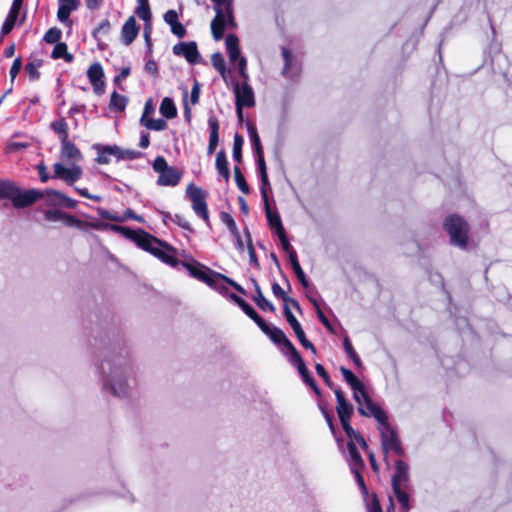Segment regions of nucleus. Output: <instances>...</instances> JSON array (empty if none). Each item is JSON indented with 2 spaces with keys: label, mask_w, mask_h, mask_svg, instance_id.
<instances>
[{
  "label": "nucleus",
  "mask_w": 512,
  "mask_h": 512,
  "mask_svg": "<svg viewBox=\"0 0 512 512\" xmlns=\"http://www.w3.org/2000/svg\"><path fill=\"white\" fill-rule=\"evenodd\" d=\"M279 236V239H280V242H281V246L283 248V250L288 254V256L290 255V253L292 252H296L294 250V248L291 246L286 234H285V230L278 233L277 234Z\"/></svg>",
  "instance_id": "obj_55"
},
{
  "label": "nucleus",
  "mask_w": 512,
  "mask_h": 512,
  "mask_svg": "<svg viewBox=\"0 0 512 512\" xmlns=\"http://www.w3.org/2000/svg\"><path fill=\"white\" fill-rule=\"evenodd\" d=\"M221 221L227 226L233 236H238V228L233 217L227 213L222 212L220 214Z\"/></svg>",
  "instance_id": "obj_49"
},
{
  "label": "nucleus",
  "mask_w": 512,
  "mask_h": 512,
  "mask_svg": "<svg viewBox=\"0 0 512 512\" xmlns=\"http://www.w3.org/2000/svg\"><path fill=\"white\" fill-rule=\"evenodd\" d=\"M315 369H316L317 374L325 381V383L328 386H331L332 385L331 379H330L328 373L326 372L324 366L322 364H316Z\"/></svg>",
  "instance_id": "obj_59"
},
{
  "label": "nucleus",
  "mask_w": 512,
  "mask_h": 512,
  "mask_svg": "<svg viewBox=\"0 0 512 512\" xmlns=\"http://www.w3.org/2000/svg\"><path fill=\"white\" fill-rule=\"evenodd\" d=\"M233 171H234V178H235L238 188L241 190L242 193L248 194L249 186H248L240 168L238 166H235Z\"/></svg>",
  "instance_id": "obj_46"
},
{
  "label": "nucleus",
  "mask_w": 512,
  "mask_h": 512,
  "mask_svg": "<svg viewBox=\"0 0 512 512\" xmlns=\"http://www.w3.org/2000/svg\"><path fill=\"white\" fill-rule=\"evenodd\" d=\"M282 56L284 58L283 74L285 75L288 72V70L290 69L292 55H291V52L289 51V49L283 47L282 48Z\"/></svg>",
  "instance_id": "obj_57"
},
{
  "label": "nucleus",
  "mask_w": 512,
  "mask_h": 512,
  "mask_svg": "<svg viewBox=\"0 0 512 512\" xmlns=\"http://www.w3.org/2000/svg\"><path fill=\"white\" fill-rule=\"evenodd\" d=\"M368 512H382L380 503L376 497H373V499L368 507Z\"/></svg>",
  "instance_id": "obj_64"
},
{
  "label": "nucleus",
  "mask_w": 512,
  "mask_h": 512,
  "mask_svg": "<svg viewBox=\"0 0 512 512\" xmlns=\"http://www.w3.org/2000/svg\"><path fill=\"white\" fill-rule=\"evenodd\" d=\"M127 105V98L114 91L110 97V108L113 110L123 111Z\"/></svg>",
  "instance_id": "obj_40"
},
{
  "label": "nucleus",
  "mask_w": 512,
  "mask_h": 512,
  "mask_svg": "<svg viewBox=\"0 0 512 512\" xmlns=\"http://www.w3.org/2000/svg\"><path fill=\"white\" fill-rule=\"evenodd\" d=\"M104 76L103 68L100 63L96 62L93 63L88 71H87V77L89 81L91 82L94 91L97 94H101L103 92L104 82L102 81V78Z\"/></svg>",
  "instance_id": "obj_18"
},
{
  "label": "nucleus",
  "mask_w": 512,
  "mask_h": 512,
  "mask_svg": "<svg viewBox=\"0 0 512 512\" xmlns=\"http://www.w3.org/2000/svg\"><path fill=\"white\" fill-rule=\"evenodd\" d=\"M164 21L170 26L171 32L179 38L186 35L185 27L178 21V14L175 10H168L164 14Z\"/></svg>",
  "instance_id": "obj_23"
},
{
  "label": "nucleus",
  "mask_w": 512,
  "mask_h": 512,
  "mask_svg": "<svg viewBox=\"0 0 512 512\" xmlns=\"http://www.w3.org/2000/svg\"><path fill=\"white\" fill-rule=\"evenodd\" d=\"M245 235L247 236V249H248V254H249L250 262L253 265L258 266L259 264H258L256 252H255V249L253 247L251 235H250V232H249L248 229H245Z\"/></svg>",
  "instance_id": "obj_52"
},
{
  "label": "nucleus",
  "mask_w": 512,
  "mask_h": 512,
  "mask_svg": "<svg viewBox=\"0 0 512 512\" xmlns=\"http://www.w3.org/2000/svg\"><path fill=\"white\" fill-rule=\"evenodd\" d=\"M98 373L104 392L121 400L133 396L138 385L137 368L127 349L109 351L101 360Z\"/></svg>",
  "instance_id": "obj_1"
},
{
  "label": "nucleus",
  "mask_w": 512,
  "mask_h": 512,
  "mask_svg": "<svg viewBox=\"0 0 512 512\" xmlns=\"http://www.w3.org/2000/svg\"><path fill=\"white\" fill-rule=\"evenodd\" d=\"M272 291L276 297L281 298L286 303L285 305L291 304L297 310L300 309L299 303L295 299L287 297L286 293L278 283L272 284Z\"/></svg>",
  "instance_id": "obj_38"
},
{
  "label": "nucleus",
  "mask_w": 512,
  "mask_h": 512,
  "mask_svg": "<svg viewBox=\"0 0 512 512\" xmlns=\"http://www.w3.org/2000/svg\"><path fill=\"white\" fill-rule=\"evenodd\" d=\"M46 201L51 205H62L63 199H65V195L59 191L48 189L45 192H42Z\"/></svg>",
  "instance_id": "obj_37"
},
{
  "label": "nucleus",
  "mask_w": 512,
  "mask_h": 512,
  "mask_svg": "<svg viewBox=\"0 0 512 512\" xmlns=\"http://www.w3.org/2000/svg\"><path fill=\"white\" fill-rule=\"evenodd\" d=\"M444 228L454 246L466 249L468 245V223L458 215H450L444 221Z\"/></svg>",
  "instance_id": "obj_5"
},
{
  "label": "nucleus",
  "mask_w": 512,
  "mask_h": 512,
  "mask_svg": "<svg viewBox=\"0 0 512 512\" xmlns=\"http://www.w3.org/2000/svg\"><path fill=\"white\" fill-rule=\"evenodd\" d=\"M409 470L410 467L406 462L402 460H397L395 462L394 474L391 478L392 489L402 488L409 482Z\"/></svg>",
  "instance_id": "obj_16"
},
{
  "label": "nucleus",
  "mask_w": 512,
  "mask_h": 512,
  "mask_svg": "<svg viewBox=\"0 0 512 512\" xmlns=\"http://www.w3.org/2000/svg\"><path fill=\"white\" fill-rule=\"evenodd\" d=\"M111 156H115L116 158L117 156H123L121 149L118 146L101 147L96 160L99 164H108Z\"/></svg>",
  "instance_id": "obj_29"
},
{
  "label": "nucleus",
  "mask_w": 512,
  "mask_h": 512,
  "mask_svg": "<svg viewBox=\"0 0 512 512\" xmlns=\"http://www.w3.org/2000/svg\"><path fill=\"white\" fill-rule=\"evenodd\" d=\"M23 0H13L10 11L2 25L1 32L3 35L8 34L14 27L19 11L22 7Z\"/></svg>",
  "instance_id": "obj_22"
},
{
  "label": "nucleus",
  "mask_w": 512,
  "mask_h": 512,
  "mask_svg": "<svg viewBox=\"0 0 512 512\" xmlns=\"http://www.w3.org/2000/svg\"><path fill=\"white\" fill-rule=\"evenodd\" d=\"M226 50L228 52L230 61L235 62L240 56L239 39L234 34H228L225 39Z\"/></svg>",
  "instance_id": "obj_28"
},
{
  "label": "nucleus",
  "mask_w": 512,
  "mask_h": 512,
  "mask_svg": "<svg viewBox=\"0 0 512 512\" xmlns=\"http://www.w3.org/2000/svg\"><path fill=\"white\" fill-rule=\"evenodd\" d=\"M186 194L192 202V208L194 212L207 222L209 215L205 201L206 195L204 191L195 184L190 183L186 188Z\"/></svg>",
  "instance_id": "obj_9"
},
{
  "label": "nucleus",
  "mask_w": 512,
  "mask_h": 512,
  "mask_svg": "<svg viewBox=\"0 0 512 512\" xmlns=\"http://www.w3.org/2000/svg\"><path fill=\"white\" fill-rule=\"evenodd\" d=\"M61 158L63 160L80 161L82 154L80 150L67 139L61 142Z\"/></svg>",
  "instance_id": "obj_27"
},
{
  "label": "nucleus",
  "mask_w": 512,
  "mask_h": 512,
  "mask_svg": "<svg viewBox=\"0 0 512 512\" xmlns=\"http://www.w3.org/2000/svg\"><path fill=\"white\" fill-rule=\"evenodd\" d=\"M287 350V353L289 355L290 362L295 365L297 368L301 366V363H304L302 357L300 356L297 349L294 347V345L291 342H288V346L285 347Z\"/></svg>",
  "instance_id": "obj_45"
},
{
  "label": "nucleus",
  "mask_w": 512,
  "mask_h": 512,
  "mask_svg": "<svg viewBox=\"0 0 512 512\" xmlns=\"http://www.w3.org/2000/svg\"><path fill=\"white\" fill-rule=\"evenodd\" d=\"M239 73L243 78V81H248V74L246 71L247 60L245 57H241L238 59Z\"/></svg>",
  "instance_id": "obj_61"
},
{
  "label": "nucleus",
  "mask_w": 512,
  "mask_h": 512,
  "mask_svg": "<svg viewBox=\"0 0 512 512\" xmlns=\"http://www.w3.org/2000/svg\"><path fill=\"white\" fill-rule=\"evenodd\" d=\"M378 431L381 437V446L386 458L389 452L402 456L404 449L397 432L390 426L388 420L378 426Z\"/></svg>",
  "instance_id": "obj_7"
},
{
  "label": "nucleus",
  "mask_w": 512,
  "mask_h": 512,
  "mask_svg": "<svg viewBox=\"0 0 512 512\" xmlns=\"http://www.w3.org/2000/svg\"><path fill=\"white\" fill-rule=\"evenodd\" d=\"M172 51L176 56L184 57L190 64L199 63L201 60L197 44L194 41L179 42L173 46Z\"/></svg>",
  "instance_id": "obj_12"
},
{
  "label": "nucleus",
  "mask_w": 512,
  "mask_h": 512,
  "mask_svg": "<svg viewBox=\"0 0 512 512\" xmlns=\"http://www.w3.org/2000/svg\"><path fill=\"white\" fill-rule=\"evenodd\" d=\"M181 265L188 271L189 275L199 281L204 282L211 288L222 293L226 290L224 283L231 285L238 292L244 293V289L234 282L232 279L226 277L225 275L213 271L209 267L199 263L198 261L192 259L191 261H183Z\"/></svg>",
  "instance_id": "obj_3"
},
{
  "label": "nucleus",
  "mask_w": 512,
  "mask_h": 512,
  "mask_svg": "<svg viewBox=\"0 0 512 512\" xmlns=\"http://www.w3.org/2000/svg\"><path fill=\"white\" fill-rule=\"evenodd\" d=\"M78 8L77 0H59L57 18L62 23H70V13Z\"/></svg>",
  "instance_id": "obj_24"
},
{
  "label": "nucleus",
  "mask_w": 512,
  "mask_h": 512,
  "mask_svg": "<svg viewBox=\"0 0 512 512\" xmlns=\"http://www.w3.org/2000/svg\"><path fill=\"white\" fill-rule=\"evenodd\" d=\"M208 126L210 129L208 153L211 154L215 151L219 141V122L215 116L208 118Z\"/></svg>",
  "instance_id": "obj_26"
},
{
  "label": "nucleus",
  "mask_w": 512,
  "mask_h": 512,
  "mask_svg": "<svg viewBox=\"0 0 512 512\" xmlns=\"http://www.w3.org/2000/svg\"><path fill=\"white\" fill-rule=\"evenodd\" d=\"M284 315L287 320V322L290 324L291 328L293 329L296 337L298 338L301 345L312 351V353H316V349L314 345L306 338L305 333L301 327V324L298 322V320L295 318L293 313L291 312L288 305L284 306Z\"/></svg>",
  "instance_id": "obj_15"
},
{
  "label": "nucleus",
  "mask_w": 512,
  "mask_h": 512,
  "mask_svg": "<svg viewBox=\"0 0 512 512\" xmlns=\"http://www.w3.org/2000/svg\"><path fill=\"white\" fill-rule=\"evenodd\" d=\"M334 393L337 400L336 410L340 423L349 421L353 413L352 404L345 399L344 394L340 389H335Z\"/></svg>",
  "instance_id": "obj_17"
},
{
  "label": "nucleus",
  "mask_w": 512,
  "mask_h": 512,
  "mask_svg": "<svg viewBox=\"0 0 512 512\" xmlns=\"http://www.w3.org/2000/svg\"><path fill=\"white\" fill-rule=\"evenodd\" d=\"M270 189H271L270 183L268 185H264L263 183H261L260 192H261V197H262V200L264 203L266 218H267L269 226L272 229H274L275 232L278 234V233L284 231V227L282 225V221H281L279 213L276 211H272L270 208L269 200H268V190H270Z\"/></svg>",
  "instance_id": "obj_11"
},
{
  "label": "nucleus",
  "mask_w": 512,
  "mask_h": 512,
  "mask_svg": "<svg viewBox=\"0 0 512 512\" xmlns=\"http://www.w3.org/2000/svg\"><path fill=\"white\" fill-rule=\"evenodd\" d=\"M341 425L345 434L349 438V441H352L355 444L358 443L363 449L367 448V443L365 439L352 428L349 421L343 422L341 423Z\"/></svg>",
  "instance_id": "obj_30"
},
{
  "label": "nucleus",
  "mask_w": 512,
  "mask_h": 512,
  "mask_svg": "<svg viewBox=\"0 0 512 512\" xmlns=\"http://www.w3.org/2000/svg\"><path fill=\"white\" fill-rule=\"evenodd\" d=\"M43 61L40 59H34L26 64L25 70L32 81L38 80L40 77L39 69L42 66Z\"/></svg>",
  "instance_id": "obj_36"
},
{
  "label": "nucleus",
  "mask_w": 512,
  "mask_h": 512,
  "mask_svg": "<svg viewBox=\"0 0 512 512\" xmlns=\"http://www.w3.org/2000/svg\"><path fill=\"white\" fill-rule=\"evenodd\" d=\"M98 214L100 215L101 218H104L107 220H111V221H115V222H124L125 221V217H121L122 215L113 214L104 208H99Z\"/></svg>",
  "instance_id": "obj_53"
},
{
  "label": "nucleus",
  "mask_w": 512,
  "mask_h": 512,
  "mask_svg": "<svg viewBox=\"0 0 512 512\" xmlns=\"http://www.w3.org/2000/svg\"><path fill=\"white\" fill-rule=\"evenodd\" d=\"M235 104L245 107H253L255 105V96L253 88L248 84V81L242 83H235L234 85Z\"/></svg>",
  "instance_id": "obj_13"
},
{
  "label": "nucleus",
  "mask_w": 512,
  "mask_h": 512,
  "mask_svg": "<svg viewBox=\"0 0 512 512\" xmlns=\"http://www.w3.org/2000/svg\"><path fill=\"white\" fill-rule=\"evenodd\" d=\"M393 493L397 498L398 502L401 504V508L404 512H408L411 509V505L409 502V495L404 490V487L393 489Z\"/></svg>",
  "instance_id": "obj_41"
},
{
  "label": "nucleus",
  "mask_w": 512,
  "mask_h": 512,
  "mask_svg": "<svg viewBox=\"0 0 512 512\" xmlns=\"http://www.w3.org/2000/svg\"><path fill=\"white\" fill-rule=\"evenodd\" d=\"M140 124L149 130L163 131L167 127V122L164 119H152L149 117H141Z\"/></svg>",
  "instance_id": "obj_32"
},
{
  "label": "nucleus",
  "mask_w": 512,
  "mask_h": 512,
  "mask_svg": "<svg viewBox=\"0 0 512 512\" xmlns=\"http://www.w3.org/2000/svg\"><path fill=\"white\" fill-rule=\"evenodd\" d=\"M135 13L137 14V16L140 19L144 20L145 22L150 21L151 12H150L149 5H138Z\"/></svg>",
  "instance_id": "obj_54"
},
{
  "label": "nucleus",
  "mask_w": 512,
  "mask_h": 512,
  "mask_svg": "<svg viewBox=\"0 0 512 512\" xmlns=\"http://www.w3.org/2000/svg\"><path fill=\"white\" fill-rule=\"evenodd\" d=\"M340 371L345 381L353 390V398L358 404V411L365 417H373L379 425L388 420L386 413L379 405L368 396L364 384L347 368L341 367Z\"/></svg>",
  "instance_id": "obj_2"
},
{
  "label": "nucleus",
  "mask_w": 512,
  "mask_h": 512,
  "mask_svg": "<svg viewBox=\"0 0 512 512\" xmlns=\"http://www.w3.org/2000/svg\"><path fill=\"white\" fill-rule=\"evenodd\" d=\"M136 243L140 248L151 253L171 267H176L181 264V262H179L174 256V248L144 231H140L136 236Z\"/></svg>",
  "instance_id": "obj_4"
},
{
  "label": "nucleus",
  "mask_w": 512,
  "mask_h": 512,
  "mask_svg": "<svg viewBox=\"0 0 512 512\" xmlns=\"http://www.w3.org/2000/svg\"><path fill=\"white\" fill-rule=\"evenodd\" d=\"M98 228H109L112 231L121 232L127 238L133 239L135 242H136V236L141 231V230H139L138 232H136V231L131 230L128 227H123V226H118V225H110V224L100 225V226H98Z\"/></svg>",
  "instance_id": "obj_43"
},
{
  "label": "nucleus",
  "mask_w": 512,
  "mask_h": 512,
  "mask_svg": "<svg viewBox=\"0 0 512 512\" xmlns=\"http://www.w3.org/2000/svg\"><path fill=\"white\" fill-rule=\"evenodd\" d=\"M15 188L12 182L0 180V198L12 200Z\"/></svg>",
  "instance_id": "obj_44"
},
{
  "label": "nucleus",
  "mask_w": 512,
  "mask_h": 512,
  "mask_svg": "<svg viewBox=\"0 0 512 512\" xmlns=\"http://www.w3.org/2000/svg\"><path fill=\"white\" fill-rule=\"evenodd\" d=\"M51 57L53 59L63 58L68 63L74 59L73 55L67 51V45L63 42L55 44Z\"/></svg>",
  "instance_id": "obj_34"
},
{
  "label": "nucleus",
  "mask_w": 512,
  "mask_h": 512,
  "mask_svg": "<svg viewBox=\"0 0 512 512\" xmlns=\"http://www.w3.org/2000/svg\"><path fill=\"white\" fill-rule=\"evenodd\" d=\"M153 169L158 173L157 184L159 186H177L182 177V171L169 166L163 156H157L153 162Z\"/></svg>",
  "instance_id": "obj_6"
},
{
  "label": "nucleus",
  "mask_w": 512,
  "mask_h": 512,
  "mask_svg": "<svg viewBox=\"0 0 512 512\" xmlns=\"http://www.w3.org/2000/svg\"><path fill=\"white\" fill-rule=\"evenodd\" d=\"M21 68H22V61H21L20 58H16L13 61L12 66H11L10 71H9V74H10V77H11L12 81L16 78V76L20 72Z\"/></svg>",
  "instance_id": "obj_58"
},
{
  "label": "nucleus",
  "mask_w": 512,
  "mask_h": 512,
  "mask_svg": "<svg viewBox=\"0 0 512 512\" xmlns=\"http://www.w3.org/2000/svg\"><path fill=\"white\" fill-rule=\"evenodd\" d=\"M123 156H117L118 159H129L133 160L140 157L141 153L135 150H121Z\"/></svg>",
  "instance_id": "obj_62"
},
{
  "label": "nucleus",
  "mask_w": 512,
  "mask_h": 512,
  "mask_svg": "<svg viewBox=\"0 0 512 512\" xmlns=\"http://www.w3.org/2000/svg\"><path fill=\"white\" fill-rule=\"evenodd\" d=\"M111 28L110 22L108 20H103L99 23L97 28L94 30L93 35L97 37L99 34H107Z\"/></svg>",
  "instance_id": "obj_56"
},
{
  "label": "nucleus",
  "mask_w": 512,
  "mask_h": 512,
  "mask_svg": "<svg viewBox=\"0 0 512 512\" xmlns=\"http://www.w3.org/2000/svg\"><path fill=\"white\" fill-rule=\"evenodd\" d=\"M211 62L213 67L220 73V75L223 77V79H226L227 75V69L225 66V61L220 53H214L211 56Z\"/></svg>",
  "instance_id": "obj_42"
},
{
  "label": "nucleus",
  "mask_w": 512,
  "mask_h": 512,
  "mask_svg": "<svg viewBox=\"0 0 512 512\" xmlns=\"http://www.w3.org/2000/svg\"><path fill=\"white\" fill-rule=\"evenodd\" d=\"M61 38V30L56 28V27H53V28H50L44 35V40L47 42V43H50V44H57V43H60L59 40Z\"/></svg>",
  "instance_id": "obj_51"
},
{
  "label": "nucleus",
  "mask_w": 512,
  "mask_h": 512,
  "mask_svg": "<svg viewBox=\"0 0 512 512\" xmlns=\"http://www.w3.org/2000/svg\"><path fill=\"white\" fill-rule=\"evenodd\" d=\"M345 457L349 462L351 471H358L363 469L364 461L359 452L357 451L356 444L354 442H348L347 453L345 454Z\"/></svg>",
  "instance_id": "obj_20"
},
{
  "label": "nucleus",
  "mask_w": 512,
  "mask_h": 512,
  "mask_svg": "<svg viewBox=\"0 0 512 512\" xmlns=\"http://www.w3.org/2000/svg\"><path fill=\"white\" fill-rule=\"evenodd\" d=\"M297 369H298V372L301 375L303 381L306 384L312 383V381L314 379L310 376L309 371H308L307 367L305 366V363H301V366L298 367Z\"/></svg>",
  "instance_id": "obj_60"
},
{
  "label": "nucleus",
  "mask_w": 512,
  "mask_h": 512,
  "mask_svg": "<svg viewBox=\"0 0 512 512\" xmlns=\"http://www.w3.org/2000/svg\"><path fill=\"white\" fill-rule=\"evenodd\" d=\"M261 331L266 334L270 339L271 341H273L275 344H282L285 347L288 346V342H291L287 337L286 335L284 334V332L277 328V327H270L264 320L262 321V323H259V326H258Z\"/></svg>",
  "instance_id": "obj_19"
},
{
  "label": "nucleus",
  "mask_w": 512,
  "mask_h": 512,
  "mask_svg": "<svg viewBox=\"0 0 512 512\" xmlns=\"http://www.w3.org/2000/svg\"><path fill=\"white\" fill-rule=\"evenodd\" d=\"M247 131H248V135H249L254 153L256 155V161H257L258 170L260 173L261 183H263L264 185H268L269 179H268V175H267V171H266V164H265V160H264V156H263V150H262V145H261L259 134L257 132L256 127L251 123H247Z\"/></svg>",
  "instance_id": "obj_8"
},
{
  "label": "nucleus",
  "mask_w": 512,
  "mask_h": 512,
  "mask_svg": "<svg viewBox=\"0 0 512 512\" xmlns=\"http://www.w3.org/2000/svg\"><path fill=\"white\" fill-rule=\"evenodd\" d=\"M43 193L36 189H29L21 191L17 186L15 188L14 196L12 197V203L15 208H25L32 205L38 199L42 198Z\"/></svg>",
  "instance_id": "obj_14"
},
{
  "label": "nucleus",
  "mask_w": 512,
  "mask_h": 512,
  "mask_svg": "<svg viewBox=\"0 0 512 512\" xmlns=\"http://www.w3.org/2000/svg\"><path fill=\"white\" fill-rule=\"evenodd\" d=\"M243 137L239 134H235L233 141V159L236 162H241L242 160V146H243Z\"/></svg>",
  "instance_id": "obj_47"
},
{
  "label": "nucleus",
  "mask_w": 512,
  "mask_h": 512,
  "mask_svg": "<svg viewBox=\"0 0 512 512\" xmlns=\"http://www.w3.org/2000/svg\"><path fill=\"white\" fill-rule=\"evenodd\" d=\"M225 28L226 23L220 22L218 20L211 21V33L214 40L219 41L223 38Z\"/></svg>",
  "instance_id": "obj_48"
},
{
  "label": "nucleus",
  "mask_w": 512,
  "mask_h": 512,
  "mask_svg": "<svg viewBox=\"0 0 512 512\" xmlns=\"http://www.w3.org/2000/svg\"><path fill=\"white\" fill-rule=\"evenodd\" d=\"M53 170L54 173L52 178L60 179L68 185H72L82 176V168L77 164H72L71 166L66 167L62 163L57 162L54 164Z\"/></svg>",
  "instance_id": "obj_10"
},
{
  "label": "nucleus",
  "mask_w": 512,
  "mask_h": 512,
  "mask_svg": "<svg viewBox=\"0 0 512 512\" xmlns=\"http://www.w3.org/2000/svg\"><path fill=\"white\" fill-rule=\"evenodd\" d=\"M215 164L219 175H221L225 179V181H228L230 174L228 169V162L224 151H220L217 153Z\"/></svg>",
  "instance_id": "obj_31"
},
{
  "label": "nucleus",
  "mask_w": 512,
  "mask_h": 512,
  "mask_svg": "<svg viewBox=\"0 0 512 512\" xmlns=\"http://www.w3.org/2000/svg\"><path fill=\"white\" fill-rule=\"evenodd\" d=\"M253 285L256 290L254 300L256 304L259 306V308H261L262 310L274 311L275 308L273 304L263 296L260 286L256 280H253Z\"/></svg>",
  "instance_id": "obj_33"
},
{
  "label": "nucleus",
  "mask_w": 512,
  "mask_h": 512,
  "mask_svg": "<svg viewBox=\"0 0 512 512\" xmlns=\"http://www.w3.org/2000/svg\"><path fill=\"white\" fill-rule=\"evenodd\" d=\"M174 222L186 230H191L189 221L181 215H175Z\"/></svg>",
  "instance_id": "obj_63"
},
{
  "label": "nucleus",
  "mask_w": 512,
  "mask_h": 512,
  "mask_svg": "<svg viewBox=\"0 0 512 512\" xmlns=\"http://www.w3.org/2000/svg\"><path fill=\"white\" fill-rule=\"evenodd\" d=\"M160 113L168 118L172 119L177 115V109L173 100L169 97H165L160 105Z\"/></svg>",
  "instance_id": "obj_35"
},
{
  "label": "nucleus",
  "mask_w": 512,
  "mask_h": 512,
  "mask_svg": "<svg viewBox=\"0 0 512 512\" xmlns=\"http://www.w3.org/2000/svg\"><path fill=\"white\" fill-rule=\"evenodd\" d=\"M45 219L50 222H63L66 226H75L79 221L71 215L65 214L60 210H48L45 212Z\"/></svg>",
  "instance_id": "obj_25"
},
{
  "label": "nucleus",
  "mask_w": 512,
  "mask_h": 512,
  "mask_svg": "<svg viewBox=\"0 0 512 512\" xmlns=\"http://www.w3.org/2000/svg\"><path fill=\"white\" fill-rule=\"evenodd\" d=\"M139 31V27L137 26L136 20L134 16H130L127 21L122 26L121 30V38L122 42L125 45L131 44L136 38Z\"/></svg>",
  "instance_id": "obj_21"
},
{
  "label": "nucleus",
  "mask_w": 512,
  "mask_h": 512,
  "mask_svg": "<svg viewBox=\"0 0 512 512\" xmlns=\"http://www.w3.org/2000/svg\"><path fill=\"white\" fill-rule=\"evenodd\" d=\"M50 127L59 135L61 142L68 139V125L63 119L52 122Z\"/></svg>",
  "instance_id": "obj_39"
},
{
  "label": "nucleus",
  "mask_w": 512,
  "mask_h": 512,
  "mask_svg": "<svg viewBox=\"0 0 512 512\" xmlns=\"http://www.w3.org/2000/svg\"><path fill=\"white\" fill-rule=\"evenodd\" d=\"M243 312L250 317L258 326L262 323L263 319L256 313V311L246 302H242L239 306Z\"/></svg>",
  "instance_id": "obj_50"
}]
</instances>
